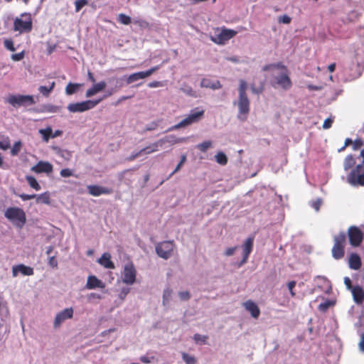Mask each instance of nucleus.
Wrapping results in <instances>:
<instances>
[{
  "instance_id": "f257e3e1",
  "label": "nucleus",
  "mask_w": 364,
  "mask_h": 364,
  "mask_svg": "<svg viewBox=\"0 0 364 364\" xmlns=\"http://www.w3.org/2000/svg\"><path fill=\"white\" fill-rule=\"evenodd\" d=\"M21 18H16L14 21V31L20 33H29L33 28V21L31 14L30 13H23L21 14Z\"/></svg>"
},
{
  "instance_id": "f03ea898",
  "label": "nucleus",
  "mask_w": 364,
  "mask_h": 364,
  "mask_svg": "<svg viewBox=\"0 0 364 364\" xmlns=\"http://www.w3.org/2000/svg\"><path fill=\"white\" fill-rule=\"evenodd\" d=\"M247 84L245 80H240L238 88V109L240 114H247L250 112V100L247 95Z\"/></svg>"
},
{
  "instance_id": "7ed1b4c3",
  "label": "nucleus",
  "mask_w": 364,
  "mask_h": 364,
  "mask_svg": "<svg viewBox=\"0 0 364 364\" xmlns=\"http://www.w3.org/2000/svg\"><path fill=\"white\" fill-rule=\"evenodd\" d=\"M4 215L20 228L24 225L26 221L25 212L20 208H8L5 211Z\"/></svg>"
},
{
  "instance_id": "20e7f679",
  "label": "nucleus",
  "mask_w": 364,
  "mask_h": 364,
  "mask_svg": "<svg viewBox=\"0 0 364 364\" xmlns=\"http://www.w3.org/2000/svg\"><path fill=\"white\" fill-rule=\"evenodd\" d=\"M334 244L331 250L332 256L336 259H341L345 255V245L346 242V235L344 232H341L333 237Z\"/></svg>"
},
{
  "instance_id": "39448f33",
  "label": "nucleus",
  "mask_w": 364,
  "mask_h": 364,
  "mask_svg": "<svg viewBox=\"0 0 364 364\" xmlns=\"http://www.w3.org/2000/svg\"><path fill=\"white\" fill-rule=\"evenodd\" d=\"M175 247L176 245L173 240L160 242L156 245V253L159 257L168 259L173 255Z\"/></svg>"
},
{
  "instance_id": "423d86ee",
  "label": "nucleus",
  "mask_w": 364,
  "mask_h": 364,
  "mask_svg": "<svg viewBox=\"0 0 364 364\" xmlns=\"http://www.w3.org/2000/svg\"><path fill=\"white\" fill-rule=\"evenodd\" d=\"M204 115V110H199L198 108L191 110V113L178 124H176L173 129H178L186 127L193 123L198 122Z\"/></svg>"
},
{
  "instance_id": "0eeeda50",
  "label": "nucleus",
  "mask_w": 364,
  "mask_h": 364,
  "mask_svg": "<svg viewBox=\"0 0 364 364\" xmlns=\"http://www.w3.org/2000/svg\"><path fill=\"white\" fill-rule=\"evenodd\" d=\"M7 102L14 107L29 106L36 103L32 95H11Z\"/></svg>"
},
{
  "instance_id": "6e6552de",
  "label": "nucleus",
  "mask_w": 364,
  "mask_h": 364,
  "mask_svg": "<svg viewBox=\"0 0 364 364\" xmlns=\"http://www.w3.org/2000/svg\"><path fill=\"white\" fill-rule=\"evenodd\" d=\"M348 182L353 186H364V164L357 165L348 177Z\"/></svg>"
},
{
  "instance_id": "1a4fd4ad",
  "label": "nucleus",
  "mask_w": 364,
  "mask_h": 364,
  "mask_svg": "<svg viewBox=\"0 0 364 364\" xmlns=\"http://www.w3.org/2000/svg\"><path fill=\"white\" fill-rule=\"evenodd\" d=\"M272 85L275 88L281 87L284 90H288L291 87L292 82L289 76L287 68V70H282L279 75L274 77Z\"/></svg>"
},
{
  "instance_id": "9d476101",
  "label": "nucleus",
  "mask_w": 364,
  "mask_h": 364,
  "mask_svg": "<svg viewBox=\"0 0 364 364\" xmlns=\"http://www.w3.org/2000/svg\"><path fill=\"white\" fill-rule=\"evenodd\" d=\"M102 98L97 100H86L81 102L71 103L68 106L70 112H82L94 108L101 101Z\"/></svg>"
},
{
  "instance_id": "9b49d317",
  "label": "nucleus",
  "mask_w": 364,
  "mask_h": 364,
  "mask_svg": "<svg viewBox=\"0 0 364 364\" xmlns=\"http://www.w3.org/2000/svg\"><path fill=\"white\" fill-rule=\"evenodd\" d=\"M237 34V31L223 28L219 33H215L214 36L211 37L212 41L218 45L225 44L230 39L232 38Z\"/></svg>"
},
{
  "instance_id": "f8f14e48",
  "label": "nucleus",
  "mask_w": 364,
  "mask_h": 364,
  "mask_svg": "<svg viewBox=\"0 0 364 364\" xmlns=\"http://www.w3.org/2000/svg\"><path fill=\"white\" fill-rule=\"evenodd\" d=\"M348 235L350 244L353 247H358L363 239V233L355 226H350L348 230Z\"/></svg>"
},
{
  "instance_id": "ddd939ff",
  "label": "nucleus",
  "mask_w": 364,
  "mask_h": 364,
  "mask_svg": "<svg viewBox=\"0 0 364 364\" xmlns=\"http://www.w3.org/2000/svg\"><path fill=\"white\" fill-rule=\"evenodd\" d=\"M136 269L132 264L124 266L122 281L124 283L131 285L136 281Z\"/></svg>"
},
{
  "instance_id": "4468645a",
  "label": "nucleus",
  "mask_w": 364,
  "mask_h": 364,
  "mask_svg": "<svg viewBox=\"0 0 364 364\" xmlns=\"http://www.w3.org/2000/svg\"><path fill=\"white\" fill-rule=\"evenodd\" d=\"M158 69H159V66H155L146 71H141V72L133 73L128 77L127 82L128 84H131L138 80L144 79V78L150 76L151 75H152Z\"/></svg>"
},
{
  "instance_id": "2eb2a0df",
  "label": "nucleus",
  "mask_w": 364,
  "mask_h": 364,
  "mask_svg": "<svg viewBox=\"0 0 364 364\" xmlns=\"http://www.w3.org/2000/svg\"><path fill=\"white\" fill-rule=\"evenodd\" d=\"M73 308H67L59 312L55 318L54 321V327L58 328L60 326V324L65 321L66 319L73 318Z\"/></svg>"
},
{
  "instance_id": "dca6fc26",
  "label": "nucleus",
  "mask_w": 364,
  "mask_h": 364,
  "mask_svg": "<svg viewBox=\"0 0 364 364\" xmlns=\"http://www.w3.org/2000/svg\"><path fill=\"white\" fill-rule=\"evenodd\" d=\"M88 190L89 194L92 196H100L103 194H111L112 193V190L111 188H108L104 186H100L97 185H89L87 187Z\"/></svg>"
},
{
  "instance_id": "f3484780",
  "label": "nucleus",
  "mask_w": 364,
  "mask_h": 364,
  "mask_svg": "<svg viewBox=\"0 0 364 364\" xmlns=\"http://www.w3.org/2000/svg\"><path fill=\"white\" fill-rule=\"evenodd\" d=\"M31 171L36 173H50L53 171V166L49 162L39 161L36 165L31 168Z\"/></svg>"
},
{
  "instance_id": "a211bd4d",
  "label": "nucleus",
  "mask_w": 364,
  "mask_h": 364,
  "mask_svg": "<svg viewBox=\"0 0 364 364\" xmlns=\"http://www.w3.org/2000/svg\"><path fill=\"white\" fill-rule=\"evenodd\" d=\"M253 238L252 237H248L243 246H242V249H243V257H242V261L240 262V266L244 264L245 263L247 262V259H248V257L252 250V247H253Z\"/></svg>"
},
{
  "instance_id": "6ab92c4d",
  "label": "nucleus",
  "mask_w": 364,
  "mask_h": 364,
  "mask_svg": "<svg viewBox=\"0 0 364 364\" xmlns=\"http://www.w3.org/2000/svg\"><path fill=\"white\" fill-rule=\"evenodd\" d=\"M21 272L23 275L31 276L33 274V269L30 267H27L24 264H18L14 266L12 268L13 277H17L18 274Z\"/></svg>"
},
{
  "instance_id": "aec40b11",
  "label": "nucleus",
  "mask_w": 364,
  "mask_h": 364,
  "mask_svg": "<svg viewBox=\"0 0 364 364\" xmlns=\"http://www.w3.org/2000/svg\"><path fill=\"white\" fill-rule=\"evenodd\" d=\"M243 306L245 309L251 314V316L253 318H257L259 317L260 310L254 301L252 300H248L243 304Z\"/></svg>"
},
{
  "instance_id": "412c9836",
  "label": "nucleus",
  "mask_w": 364,
  "mask_h": 364,
  "mask_svg": "<svg viewBox=\"0 0 364 364\" xmlns=\"http://www.w3.org/2000/svg\"><path fill=\"white\" fill-rule=\"evenodd\" d=\"M107 84L105 81H100L97 83H95L92 87L86 91V97H90L96 95L98 92H102L106 87Z\"/></svg>"
},
{
  "instance_id": "4be33fe9",
  "label": "nucleus",
  "mask_w": 364,
  "mask_h": 364,
  "mask_svg": "<svg viewBox=\"0 0 364 364\" xmlns=\"http://www.w3.org/2000/svg\"><path fill=\"white\" fill-rule=\"evenodd\" d=\"M354 301L357 304H361L364 300V290L359 285L354 286L351 290Z\"/></svg>"
},
{
  "instance_id": "5701e85b",
  "label": "nucleus",
  "mask_w": 364,
  "mask_h": 364,
  "mask_svg": "<svg viewBox=\"0 0 364 364\" xmlns=\"http://www.w3.org/2000/svg\"><path fill=\"white\" fill-rule=\"evenodd\" d=\"M98 262L105 268L111 269H114L115 268L114 262L111 260V255L109 253L105 252L102 254L101 257L99 258Z\"/></svg>"
},
{
  "instance_id": "b1692460",
  "label": "nucleus",
  "mask_w": 364,
  "mask_h": 364,
  "mask_svg": "<svg viewBox=\"0 0 364 364\" xmlns=\"http://www.w3.org/2000/svg\"><path fill=\"white\" fill-rule=\"evenodd\" d=\"M105 287V284L97 278L95 276H89L87 278L86 287L88 289H93L95 288H104Z\"/></svg>"
},
{
  "instance_id": "393cba45",
  "label": "nucleus",
  "mask_w": 364,
  "mask_h": 364,
  "mask_svg": "<svg viewBox=\"0 0 364 364\" xmlns=\"http://www.w3.org/2000/svg\"><path fill=\"white\" fill-rule=\"evenodd\" d=\"M348 264L352 269H359L362 265L360 256L356 253H352L349 257Z\"/></svg>"
},
{
  "instance_id": "a878e982",
  "label": "nucleus",
  "mask_w": 364,
  "mask_h": 364,
  "mask_svg": "<svg viewBox=\"0 0 364 364\" xmlns=\"http://www.w3.org/2000/svg\"><path fill=\"white\" fill-rule=\"evenodd\" d=\"M200 86L202 87L211 88L213 90H217L222 87V85L219 80L212 81L208 78L202 79Z\"/></svg>"
},
{
  "instance_id": "bb28decb",
  "label": "nucleus",
  "mask_w": 364,
  "mask_h": 364,
  "mask_svg": "<svg viewBox=\"0 0 364 364\" xmlns=\"http://www.w3.org/2000/svg\"><path fill=\"white\" fill-rule=\"evenodd\" d=\"M162 144H163V141L159 140L158 141H156V142L141 149V150L142 151V155L143 154H152L154 152L159 151V148L160 146H161Z\"/></svg>"
},
{
  "instance_id": "cd10ccee",
  "label": "nucleus",
  "mask_w": 364,
  "mask_h": 364,
  "mask_svg": "<svg viewBox=\"0 0 364 364\" xmlns=\"http://www.w3.org/2000/svg\"><path fill=\"white\" fill-rule=\"evenodd\" d=\"M36 203H44L49 205L50 203V193L48 191L44 192L40 195H36Z\"/></svg>"
},
{
  "instance_id": "c85d7f7f",
  "label": "nucleus",
  "mask_w": 364,
  "mask_h": 364,
  "mask_svg": "<svg viewBox=\"0 0 364 364\" xmlns=\"http://www.w3.org/2000/svg\"><path fill=\"white\" fill-rule=\"evenodd\" d=\"M26 180L28 182V185L31 188H33L36 191H40L41 189V186L36 179V178L33 176H26Z\"/></svg>"
},
{
  "instance_id": "c756f323",
  "label": "nucleus",
  "mask_w": 364,
  "mask_h": 364,
  "mask_svg": "<svg viewBox=\"0 0 364 364\" xmlns=\"http://www.w3.org/2000/svg\"><path fill=\"white\" fill-rule=\"evenodd\" d=\"M81 84L69 82L65 87V92L68 95L75 93Z\"/></svg>"
},
{
  "instance_id": "7c9ffc66",
  "label": "nucleus",
  "mask_w": 364,
  "mask_h": 364,
  "mask_svg": "<svg viewBox=\"0 0 364 364\" xmlns=\"http://www.w3.org/2000/svg\"><path fill=\"white\" fill-rule=\"evenodd\" d=\"M273 68H277V69H281L282 70H287V66L283 65L282 63H277L266 65H264L262 68V70L263 71H268V70H272Z\"/></svg>"
},
{
  "instance_id": "2f4dec72",
  "label": "nucleus",
  "mask_w": 364,
  "mask_h": 364,
  "mask_svg": "<svg viewBox=\"0 0 364 364\" xmlns=\"http://www.w3.org/2000/svg\"><path fill=\"white\" fill-rule=\"evenodd\" d=\"M355 164V160L353 155H348L344 160V168L345 170H348L352 168Z\"/></svg>"
},
{
  "instance_id": "473e14b6",
  "label": "nucleus",
  "mask_w": 364,
  "mask_h": 364,
  "mask_svg": "<svg viewBox=\"0 0 364 364\" xmlns=\"http://www.w3.org/2000/svg\"><path fill=\"white\" fill-rule=\"evenodd\" d=\"M39 133L42 135L44 141L48 142L49 139L52 137V128L48 127L46 129L39 130Z\"/></svg>"
},
{
  "instance_id": "72a5a7b5",
  "label": "nucleus",
  "mask_w": 364,
  "mask_h": 364,
  "mask_svg": "<svg viewBox=\"0 0 364 364\" xmlns=\"http://www.w3.org/2000/svg\"><path fill=\"white\" fill-rule=\"evenodd\" d=\"M55 85V82H52L50 86L49 87L46 86H40L38 88L39 92L44 96L48 97L50 92L54 89Z\"/></svg>"
},
{
  "instance_id": "f704fd0d",
  "label": "nucleus",
  "mask_w": 364,
  "mask_h": 364,
  "mask_svg": "<svg viewBox=\"0 0 364 364\" xmlns=\"http://www.w3.org/2000/svg\"><path fill=\"white\" fill-rule=\"evenodd\" d=\"M11 141L8 136H2L0 141V149L7 150L10 148Z\"/></svg>"
},
{
  "instance_id": "c9c22d12",
  "label": "nucleus",
  "mask_w": 364,
  "mask_h": 364,
  "mask_svg": "<svg viewBox=\"0 0 364 364\" xmlns=\"http://www.w3.org/2000/svg\"><path fill=\"white\" fill-rule=\"evenodd\" d=\"M216 161L221 165H225L228 163V158L223 152H218L215 156Z\"/></svg>"
},
{
  "instance_id": "e433bc0d",
  "label": "nucleus",
  "mask_w": 364,
  "mask_h": 364,
  "mask_svg": "<svg viewBox=\"0 0 364 364\" xmlns=\"http://www.w3.org/2000/svg\"><path fill=\"white\" fill-rule=\"evenodd\" d=\"M22 148V143L21 141H16L11 149V154L12 156H16L20 152Z\"/></svg>"
},
{
  "instance_id": "4c0bfd02",
  "label": "nucleus",
  "mask_w": 364,
  "mask_h": 364,
  "mask_svg": "<svg viewBox=\"0 0 364 364\" xmlns=\"http://www.w3.org/2000/svg\"><path fill=\"white\" fill-rule=\"evenodd\" d=\"M182 358L186 364H196L197 362L195 357L190 355L186 353H182Z\"/></svg>"
},
{
  "instance_id": "58836bf2",
  "label": "nucleus",
  "mask_w": 364,
  "mask_h": 364,
  "mask_svg": "<svg viewBox=\"0 0 364 364\" xmlns=\"http://www.w3.org/2000/svg\"><path fill=\"white\" fill-rule=\"evenodd\" d=\"M118 21L122 24H124V25H129L132 22L131 18L129 16H127V15H126L124 14H119V16H118Z\"/></svg>"
},
{
  "instance_id": "ea45409f",
  "label": "nucleus",
  "mask_w": 364,
  "mask_h": 364,
  "mask_svg": "<svg viewBox=\"0 0 364 364\" xmlns=\"http://www.w3.org/2000/svg\"><path fill=\"white\" fill-rule=\"evenodd\" d=\"M211 146L210 141H205L197 145V148L202 152L206 151Z\"/></svg>"
},
{
  "instance_id": "a19ab883",
  "label": "nucleus",
  "mask_w": 364,
  "mask_h": 364,
  "mask_svg": "<svg viewBox=\"0 0 364 364\" xmlns=\"http://www.w3.org/2000/svg\"><path fill=\"white\" fill-rule=\"evenodd\" d=\"M87 3V0H76L75 2V11L79 12Z\"/></svg>"
},
{
  "instance_id": "79ce46f5",
  "label": "nucleus",
  "mask_w": 364,
  "mask_h": 364,
  "mask_svg": "<svg viewBox=\"0 0 364 364\" xmlns=\"http://www.w3.org/2000/svg\"><path fill=\"white\" fill-rule=\"evenodd\" d=\"M207 338V336H202L199 333H196L193 336V339L196 343H205Z\"/></svg>"
},
{
  "instance_id": "37998d69",
  "label": "nucleus",
  "mask_w": 364,
  "mask_h": 364,
  "mask_svg": "<svg viewBox=\"0 0 364 364\" xmlns=\"http://www.w3.org/2000/svg\"><path fill=\"white\" fill-rule=\"evenodd\" d=\"M4 44L6 49L11 51H15L16 48L11 39H6L4 42Z\"/></svg>"
},
{
  "instance_id": "c03bdc74",
  "label": "nucleus",
  "mask_w": 364,
  "mask_h": 364,
  "mask_svg": "<svg viewBox=\"0 0 364 364\" xmlns=\"http://www.w3.org/2000/svg\"><path fill=\"white\" fill-rule=\"evenodd\" d=\"M322 204V200L321 198H317L315 200H313L311 203V206L316 210L318 211Z\"/></svg>"
},
{
  "instance_id": "a18cd8bd",
  "label": "nucleus",
  "mask_w": 364,
  "mask_h": 364,
  "mask_svg": "<svg viewBox=\"0 0 364 364\" xmlns=\"http://www.w3.org/2000/svg\"><path fill=\"white\" fill-rule=\"evenodd\" d=\"M60 175L63 178H67L73 176V173L70 168H63L60 172Z\"/></svg>"
},
{
  "instance_id": "49530a36",
  "label": "nucleus",
  "mask_w": 364,
  "mask_h": 364,
  "mask_svg": "<svg viewBox=\"0 0 364 364\" xmlns=\"http://www.w3.org/2000/svg\"><path fill=\"white\" fill-rule=\"evenodd\" d=\"M352 144H353V149L358 150L363 146V141L360 139H357L354 141H353Z\"/></svg>"
},
{
  "instance_id": "de8ad7c7",
  "label": "nucleus",
  "mask_w": 364,
  "mask_h": 364,
  "mask_svg": "<svg viewBox=\"0 0 364 364\" xmlns=\"http://www.w3.org/2000/svg\"><path fill=\"white\" fill-rule=\"evenodd\" d=\"M296 283L295 281H291L289 282H288L287 284V287H288V289L289 290V292H290V294L291 296H294L296 295L294 291V288L295 287Z\"/></svg>"
},
{
  "instance_id": "09e8293b",
  "label": "nucleus",
  "mask_w": 364,
  "mask_h": 364,
  "mask_svg": "<svg viewBox=\"0 0 364 364\" xmlns=\"http://www.w3.org/2000/svg\"><path fill=\"white\" fill-rule=\"evenodd\" d=\"M333 122V118H331V117L327 118L326 119H325V121L323 124V128L325 129L331 128Z\"/></svg>"
},
{
  "instance_id": "8fccbe9b",
  "label": "nucleus",
  "mask_w": 364,
  "mask_h": 364,
  "mask_svg": "<svg viewBox=\"0 0 364 364\" xmlns=\"http://www.w3.org/2000/svg\"><path fill=\"white\" fill-rule=\"evenodd\" d=\"M141 155H142L141 150H139V151H136V152H133L127 158V160L129 161H132L135 160L136 158L139 157Z\"/></svg>"
},
{
  "instance_id": "3c124183",
  "label": "nucleus",
  "mask_w": 364,
  "mask_h": 364,
  "mask_svg": "<svg viewBox=\"0 0 364 364\" xmlns=\"http://www.w3.org/2000/svg\"><path fill=\"white\" fill-rule=\"evenodd\" d=\"M263 90H264V84L263 83H262V85L259 87H256L255 86V85H251V90L253 93L259 94V93L262 92Z\"/></svg>"
},
{
  "instance_id": "603ef678",
  "label": "nucleus",
  "mask_w": 364,
  "mask_h": 364,
  "mask_svg": "<svg viewBox=\"0 0 364 364\" xmlns=\"http://www.w3.org/2000/svg\"><path fill=\"white\" fill-rule=\"evenodd\" d=\"M291 21V18L287 15H283L279 18V22L285 24L290 23Z\"/></svg>"
},
{
  "instance_id": "864d4df0",
  "label": "nucleus",
  "mask_w": 364,
  "mask_h": 364,
  "mask_svg": "<svg viewBox=\"0 0 364 364\" xmlns=\"http://www.w3.org/2000/svg\"><path fill=\"white\" fill-rule=\"evenodd\" d=\"M24 58V53L21 52L18 53H15L11 55V59L14 61H19Z\"/></svg>"
},
{
  "instance_id": "5fc2aeb1",
  "label": "nucleus",
  "mask_w": 364,
  "mask_h": 364,
  "mask_svg": "<svg viewBox=\"0 0 364 364\" xmlns=\"http://www.w3.org/2000/svg\"><path fill=\"white\" fill-rule=\"evenodd\" d=\"M48 264L53 268H56L58 267V263L55 256H52L48 258Z\"/></svg>"
},
{
  "instance_id": "6e6d98bb",
  "label": "nucleus",
  "mask_w": 364,
  "mask_h": 364,
  "mask_svg": "<svg viewBox=\"0 0 364 364\" xmlns=\"http://www.w3.org/2000/svg\"><path fill=\"white\" fill-rule=\"evenodd\" d=\"M19 198H21L23 200H28L36 197V194L28 195L26 193H21L18 195Z\"/></svg>"
},
{
  "instance_id": "4d7b16f0",
  "label": "nucleus",
  "mask_w": 364,
  "mask_h": 364,
  "mask_svg": "<svg viewBox=\"0 0 364 364\" xmlns=\"http://www.w3.org/2000/svg\"><path fill=\"white\" fill-rule=\"evenodd\" d=\"M178 295L181 300L186 301L188 300L191 297L190 293L187 291H180Z\"/></svg>"
},
{
  "instance_id": "13d9d810",
  "label": "nucleus",
  "mask_w": 364,
  "mask_h": 364,
  "mask_svg": "<svg viewBox=\"0 0 364 364\" xmlns=\"http://www.w3.org/2000/svg\"><path fill=\"white\" fill-rule=\"evenodd\" d=\"M357 68H358V70L355 73L353 74V75H349L348 77V80H353L358 77H359L360 76V72L359 70V65L358 64L356 65Z\"/></svg>"
},
{
  "instance_id": "bf43d9fd",
  "label": "nucleus",
  "mask_w": 364,
  "mask_h": 364,
  "mask_svg": "<svg viewBox=\"0 0 364 364\" xmlns=\"http://www.w3.org/2000/svg\"><path fill=\"white\" fill-rule=\"evenodd\" d=\"M344 284H345L346 288L350 291L354 287V286L352 285L350 279L348 277H344Z\"/></svg>"
},
{
  "instance_id": "052dcab7",
  "label": "nucleus",
  "mask_w": 364,
  "mask_h": 364,
  "mask_svg": "<svg viewBox=\"0 0 364 364\" xmlns=\"http://www.w3.org/2000/svg\"><path fill=\"white\" fill-rule=\"evenodd\" d=\"M236 249H237V247H229L225 250V255L226 256H231L235 253Z\"/></svg>"
},
{
  "instance_id": "680f3d73",
  "label": "nucleus",
  "mask_w": 364,
  "mask_h": 364,
  "mask_svg": "<svg viewBox=\"0 0 364 364\" xmlns=\"http://www.w3.org/2000/svg\"><path fill=\"white\" fill-rule=\"evenodd\" d=\"M148 86L149 87H158L162 86V83L159 81H153L149 83Z\"/></svg>"
},
{
  "instance_id": "e2e57ef3",
  "label": "nucleus",
  "mask_w": 364,
  "mask_h": 364,
  "mask_svg": "<svg viewBox=\"0 0 364 364\" xmlns=\"http://www.w3.org/2000/svg\"><path fill=\"white\" fill-rule=\"evenodd\" d=\"M48 111L50 112H57L60 111V107L58 106H49L48 107Z\"/></svg>"
},
{
  "instance_id": "0e129e2a",
  "label": "nucleus",
  "mask_w": 364,
  "mask_h": 364,
  "mask_svg": "<svg viewBox=\"0 0 364 364\" xmlns=\"http://www.w3.org/2000/svg\"><path fill=\"white\" fill-rule=\"evenodd\" d=\"M87 77H88V80L92 82V83H95V78L94 77V75L93 73L91 72V71H88L87 72Z\"/></svg>"
},
{
  "instance_id": "69168bd1",
  "label": "nucleus",
  "mask_w": 364,
  "mask_h": 364,
  "mask_svg": "<svg viewBox=\"0 0 364 364\" xmlns=\"http://www.w3.org/2000/svg\"><path fill=\"white\" fill-rule=\"evenodd\" d=\"M360 349L364 351V334L361 336L360 341L359 343Z\"/></svg>"
},
{
  "instance_id": "338daca9",
  "label": "nucleus",
  "mask_w": 364,
  "mask_h": 364,
  "mask_svg": "<svg viewBox=\"0 0 364 364\" xmlns=\"http://www.w3.org/2000/svg\"><path fill=\"white\" fill-rule=\"evenodd\" d=\"M336 69V63H331L328 66V70L329 72L333 73Z\"/></svg>"
},
{
  "instance_id": "774afa93",
  "label": "nucleus",
  "mask_w": 364,
  "mask_h": 364,
  "mask_svg": "<svg viewBox=\"0 0 364 364\" xmlns=\"http://www.w3.org/2000/svg\"><path fill=\"white\" fill-rule=\"evenodd\" d=\"M140 360L144 363H149L151 362V360H149V358L146 356H142L140 358Z\"/></svg>"
}]
</instances>
